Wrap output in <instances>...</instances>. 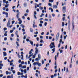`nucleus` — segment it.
<instances>
[{
	"label": "nucleus",
	"mask_w": 78,
	"mask_h": 78,
	"mask_svg": "<svg viewBox=\"0 0 78 78\" xmlns=\"http://www.w3.org/2000/svg\"><path fill=\"white\" fill-rule=\"evenodd\" d=\"M49 47H50V48L52 49L53 48H54L53 49H52V51H53V52H52V53H53L54 52H55V44H54V42H52L51 44L50 45Z\"/></svg>",
	"instance_id": "f257e3e1"
},
{
	"label": "nucleus",
	"mask_w": 78,
	"mask_h": 78,
	"mask_svg": "<svg viewBox=\"0 0 78 78\" xmlns=\"http://www.w3.org/2000/svg\"><path fill=\"white\" fill-rule=\"evenodd\" d=\"M59 32H58L56 37L55 38V41H58V38H59Z\"/></svg>",
	"instance_id": "f03ea898"
},
{
	"label": "nucleus",
	"mask_w": 78,
	"mask_h": 78,
	"mask_svg": "<svg viewBox=\"0 0 78 78\" xmlns=\"http://www.w3.org/2000/svg\"><path fill=\"white\" fill-rule=\"evenodd\" d=\"M66 6H64V7H63L62 10L63 13H65V12H66Z\"/></svg>",
	"instance_id": "7ed1b4c3"
},
{
	"label": "nucleus",
	"mask_w": 78,
	"mask_h": 78,
	"mask_svg": "<svg viewBox=\"0 0 78 78\" xmlns=\"http://www.w3.org/2000/svg\"><path fill=\"white\" fill-rule=\"evenodd\" d=\"M10 22H11V19L9 18V20L8 21V22L7 23V27H9V25H10Z\"/></svg>",
	"instance_id": "20e7f679"
},
{
	"label": "nucleus",
	"mask_w": 78,
	"mask_h": 78,
	"mask_svg": "<svg viewBox=\"0 0 78 78\" xmlns=\"http://www.w3.org/2000/svg\"><path fill=\"white\" fill-rule=\"evenodd\" d=\"M16 12H18V13H17V15H16V17L17 19H18V18H19V14L20 13V12H19V10H17Z\"/></svg>",
	"instance_id": "39448f33"
},
{
	"label": "nucleus",
	"mask_w": 78,
	"mask_h": 78,
	"mask_svg": "<svg viewBox=\"0 0 78 78\" xmlns=\"http://www.w3.org/2000/svg\"><path fill=\"white\" fill-rule=\"evenodd\" d=\"M39 51L38 50V49H37V48L36 47L35 48V55H36L37 53Z\"/></svg>",
	"instance_id": "423d86ee"
},
{
	"label": "nucleus",
	"mask_w": 78,
	"mask_h": 78,
	"mask_svg": "<svg viewBox=\"0 0 78 78\" xmlns=\"http://www.w3.org/2000/svg\"><path fill=\"white\" fill-rule=\"evenodd\" d=\"M37 65L39 66V67H41V63H39L38 62H37Z\"/></svg>",
	"instance_id": "0eeeda50"
},
{
	"label": "nucleus",
	"mask_w": 78,
	"mask_h": 78,
	"mask_svg": "<svg viewBox=\"0 0 78 78\" xmlns=\"http://www.w3.org/2000/svg\"><path fill=\"white\" fill-rule=\"evenodd\" d=\"M6 75H10L11 74V72H8V71H6Z\"/></svg>",
	"instance_id": "6e6552de"
},
{
	"label": "nucleus",
	"mask_w": 78,
	"mask_h": 78,
	"mask_svg": "<svg viewBox=\"0 0 78 78\" xmlns=\"http://www.w3.org/2000/svg\"><path fill=\"white\" fill-rule=\"evenodd\" d=\"M3 53L4 56H6V55H7V54L6 53V52H4Z\"/></svg>",
	"instance_id": "1a4fd4ad"
},
{
	"label": "nucleus",
	"mask_w": 78,
	"mask_h": 78,
	"mask_svg": "<svg viewBox=\"0 0 78 78\" xmlns=\"http://www.w3.org/2000/svg\"><path fill=\"white\" fill-rule=\"evenodd\" d=\"M29 42L32 45H33V42L31 41H29Z\"/></svg>",
	"instance_id": "9d476101"
},
{
	"label": "nucleus",
	"mask_w": 78,
	"mask_h": 78,
	"mask_svg": "<svg viewBox=\"0 0 78 78\" xmlns=\"http://www.w3.org/2000/svg\"><path fill=\"white\" fill-rule=\"evenodd\" d=\"M55 8L56 9L58 8V6H57L56 5H54L53 6V8L54 9Z\"/></svg>",
	"instance_id": "9b49d317"
},
{
	"label": "nucleus",
	"mask_w": 78,
	"mask_h": 78,
	"mask_svg": "<svg viewBox=\"0 0 78 78\" xmlns=\"http://www.w3.org/2000/svg\"><path fill=\"white\" fill-rule=\"evenodd\" d=\"M23 5L24 6V7H27V3H24Z\"/></svg>",
	"instance_id": "f8f14e48"
},
{
	"label": "nucleus",
	"mask_w": 78,
	"mask_h": 78,
	"mask_svg": "<svg viewBox=\"0 0 78 78\" xmlns=\"http://www.w3.org/2000/svg\"><path fill=\"white\" fill-rule=\"evenodd\" d=\"M38 58L39 60H40V59H41V55H40V54H38Z\"/></svg>",
	"instance_id": "ddd939ff"
},
{
	"label": "nucleus",
	"mask_w": 78,
	"mask_h": 78,
	"mask_svg": "<svg viewBox=\"0 0 78 78\" xmlns=\"http://www.w3.org/2000/svg\"><path fill=\"white\" fill-rule=\"evenodd\" d=\"M9 4H6L5 5V8H8V6H9Z\"/></svg>",
	"instance_id": "4468645a"
},
{
	"label": "nucleus",
	"mask_w": 78,
	"mask_h": 78,
	"mask_svg": "<svg viewBox=\"0 0 78 78\" xmlns=\"http://www.w3.org/2000/svg\"><path fill=\"white\" fill-rule=\"evenodd\" d=\"M27 67V66L25 65L23 66V67H22V69H26V68Z\"/></svg>",
	"instance_id": "2eb2a0df"
},
{
	"label": "nucleus",
	"mask_w": 78,
	"mask_h": 78,
	"mask_svg": "<svg viewBox=\"0 0 78 78\" xmlns=\"http://www.w3.org/2000/svg\"><path fill=\"white\" fill-rule=\"evenodd\" d=\"M72 24L73 27V29L74 28V23L73 22V23H72Z\"/></svg>",
	"instance_id": "dca6fc26"
},
{
	"label": "nucleus",
	"mask_w": 78,
	"mask_h": 78,
	"mask_svg": "<svg viewBox=\"0 0 78 78\" xmlns=\"http://www.w3.org/2000/svg\"><path fill=\"white\" fill-rule=\"evenodd\" d=\"M30 32L33 33V29H32V28H30Z\"/></svg>",
	"instance_id": "f3484780"
},
{
	"label": "nucleus",
	"mask_w": 78,
	"mask_h": 78,
	"mask_svg": "<svg viewBox=\"0 0 78 78\" xmlns=\"http://www.w3.org/2000/svg\"><path fill=\"white\" fill-rule=\"evenodd\" d=\"M49 10H50V9H51V12H53V9H52V8H49Z\"/></svg>",
	"instance_id": "a211bd4d"
},
{
	"label": "nucleus",
	"mask_w": 78,
	"mask_h": 78,
	"mask_svg": "<svg viewBox=\"0 0 78 78\" xmlns=\"http://www.w3.org/2000/svg\"><path fill=\"white\" fill-rule=\"evenodd\" d=\"M22 23V21L21 20V21H19V22L18 23L19 24H20V25Z\"/></svg>",
	"instance_id": "6ab92c4d"
},
{
	"label": "nucleus",
	"mask_w": 78,
	"mask_h": 78,
	"mask_svg": "<svg viewBox=\"0 0 78 78\" xmlns=\"http://www.w3.org/2000/svg\"><path fill=\"white\" fill-rule=\"evenodd\" d=\"M53 0H49V2H51V3H53Z\"/></svg>",
	"instance_id": "aec40b11"
},
{
	"label": "nucleus",
	"mask_w": 78,
	"mask_h": 78,
	"mask_svg": "<svg viewBox=\"0 0 78 78\" xmlns=\"http://www.w3.org/2000/svg\"><path fill=\"white\" fill-rule=\"evenodd\" d=\"M33 65L34 66H36V64H37V62H34L33 64Z\"/></svg>",
	"instance_id": "412c9836"
},
{
	"label": "nucleus",
	"mask_w": 78,
	"mask_h": 78,
	"mask_svg": "<svg viewBox=\"0 0 78 78\" xmlns=\"http://www.w3.org/2000/svg\"><path fill=\"white\" fill-rule=\"evenodd\" d=\"M18 42L17 41H16V45L18 47H19V44L18 43Z\"/></svg>",
	"instance_id": "4be33fe9"
},
{
	"label": "nucleus",
	"mask_w": 78,
	"mask_h": 78,
	"mask_svg": "<svg viewBox=\"0 0 78 78\" xmlns=\"http://www.w3.org/2000/svg\"><path fill=\"white\" fill-rule=\"evenodd\" d=\"M44 16V14L42 13L40 16L41 17H42V16Z\"/></svg>",
	"instance_id": "5701e85b"
},
{
	"label": "nucleus",
	"mask_w": 78,
	"mask_h": 78,
	"mask_svg": "<svg viewBox=\"0 0 78 78\" xmlns=\"http://www.w3.org/2000/svg\"><path fill=\"white\" fill-rule=\"evenodd\" d=\"M23 66L22 64H20L19 65V67H21L22 68V67H23Z\"/></svg>",
	"instance_id": "b1692460"
},
{
	"label": "nucleus",
	"mask_w": 78,
	"mask_h": 78,
	"mask_svg": "<svg viewBox=\"0 0 78 78\" xmlns=\"http://www.w3.org/2000/svg\"><path fill=\"white\" fill-rule=\"evenodd\" d=\"M0 66L1 67H3V64L2 63L0 64Z\"/></svg>",
	"instance_id": "393cba45"
},
{
	"label": "nucleus",
	"mask_w": 78,
	"mask_h": 78,
	"mask_svg": "<svg viewBox=\"0 0 78 78\" xmlns=\"http://www.w3.org/2000/svg\"><path fill=\"white\" fill-rule=\"evenodd\" d=\"M36 54H34V55L33 56V59L35 58V56H36Z\"/></svg>",
	"instance_id": "a878e982"
},
{
	"label": "nucleus",
	"mask_w": 78,
	"mask_h": 78,
	"mask_svg": "<svg viewBox=\"0 0 78 78\" xmlns=\"http://www.w3.org/2000/svg\"><path fill=\"white\" fill-rule=\"evenodd\" d=\"M48 5H49V6H51L52 5L51 4V3H49L48 4Z\"/></svg>",
	"instance_id": "bb28decb"
},
{
	"label": "nucleus",
	"mask_w": 78,
	"mask_h": 78,
	"mask_svg": "<svg viewBox=\"0 0 78 78\" xmlns=\"http://www.w3.org/2000/svg\"><path fill=\"white\" fill-rule=\"evenodd\" d=\"M27 36V35H25L23 37V39H26V37Z\"/></svg>",
	"instance_id": "cd10ccee"
},
{
	"label": "nucleus",
	"mask_w": 78,
	"mask_h": 78,
	"mask_svg": "<svg viewBox=\"0 0 78 78\" xmlns=\"http://www.w3.org/2000/svg\"><path fill=\"white\" fill-rule=\"evenodd\" d=\"M47 22H45L44 24V26L46 27L47 26Z\"/></svg>",
	"instance_id": "c85d7f7f"
},
{
	"label": "nucleus",
	"mask_w": 78,
	"mask_h": 78,
	"mask_svg": "<svg viewBox=\"0 0 78 78\" xmlns=\"http://www.w3.org/2000/svg\"><path fill=\"white\" fill-rule=\"evenodd\" d=\"M24 73H27V70L26 69H24Z\"/></svg>",
	"instance_id": "c756f323"
},
{
	"label": "nucleus",
	"mask_w": 78,
	"mask_h": 78,
	"mask_svg": "<svg viewBox=\"0 0 78 78\" xmlns=\"http://www.w3.org/2000/svg\"><path fill=\"white\" fill-rule=\"evenodd\" d=\"M72 64H70L69 65L70 68H72Z\"/></svg>",
	"instance_id": "7c9ffc66"
},
{
	"label": "nucleus",
	"mask_w": 78,
	"mask_h": 78,
	"mask_svg": "<svg viewBox=\"0 0 78 78\" xmlns=\"http://www.w3.org/2000/svg\"><path fill=\"white\" fill-rule=\"evenodd\" d=\"M15 22V21H12V25H13V24H14V23Z\"/></svg>",
	"instance_id": "2f4dec72"
},
{
	"label": "nucleus",
	"mask_w": 78,
	"mask_h": 78,
	"mask_svg": "<svg viewBox=\"0 0 78 78\" xmlns=\"http://www.w3.org/2000/svg\"><path fill=\"white\" fill-rule=\"evenodd\" d=\"M14 31H13V30H11L10 31V32L11 33H12V32H13Z\"/></svg>",
	"instance_id": "473e14b6"
},
{
	"label": "nucleus",
	"mask_w": 78,
	"mask_h": 78,
	"mask_svg": "<svg viewBox=\"0 0 78 78\" xmlns=\"http://www.w3.org/2000/svg\"><path fill=\"white\" fill-rule=\"evenodd\" d=\"M42 64H44V60H42L41 61Z\"/></svg>",
	"instance_id": "72a5a7b5"
},
{
	"label": "nucleus",
	"mask_w": 78,
	"mask_h": 78,
	"mask_svg": "<svg viewBox=\"0 0 78 78\" xmlns=\"http://www.w3.org/2000/svg\"><path fill=\"white\" fill-rule=\"evenodd\" d=\"M30 39H26V41H27V42H28L29 41V42H30Z\"/></svg>",
	"instance_id": "f704fd0d"
},
{
	"label": "nucleus",
	"mask_w": 78,
	"mask_h": 78,
	"mask_svg": "<svg viewBox=\"0 0 78 78\" xmlns=\"http://www.w3.org/2000/svg\"><path fill=\"white\" fill-rule=\"evenodd\" d=\"M18 33V31H16V32H15V34H16V35H17V33Z\"/></svg>",
	"instance_id": "c9c22d12"
},
{
	"label": "nucleus",
	"mask_w": 78,
	"mask_h": 78,
	"mask_svg": "<svg viewBox=\"0 0 78 78\" xmlns=\"http://www.w3.org/2000/svg\"><path fill=\"white\" fill-rule=\"evenodd\" d=\"M12 73H13L14 74V73H15V70H12Z\"/></svg>",
	"instance_id": "e433bc0d"
},
{
	"label": "nucleus",
	"mask_w": 78,
	"mask_h": 78,
	"mask_svg": "<svg viewBox=\"0 0 78 78\" xmlns=\"http://www.w3.org/2000/svg\"><path fill=\"white\" fill-rule=\"evenodd\" d=\"M64 23L63 22H62V27H64Z\"/></svg>",
	"instance_id": "4c0bfd02"
},
{
	"label": "nucleus",
	"mask_w": 78,
	"mask_h": 78,
	"mask_svg": "<svg viewBox=\"0 0 78 78\" xmlns=\"http://www.w3.org/2000/svg\"><path fill=\"white\" fill-rule=\"evenodd\" d=\"M7 30V28L5 27L4 28V31H5V30Z\"/></svg>",
	"instance_id": "58836bf2"
},
{
	"label": "nucleus",
	"mask_w": 78,
	"mask_h": 78,
	"mask_svg": "<svg viewBox=\"0 0 78 78\" xmlns=\"http://www.w3.org/2000/svg\"><path fill=\"white\" fill-rule=\"evenodd\" d=\"M4 41H6L7 40V38L6 37H5L4 38Z\"/></svg>",
	"instance_id": "ea45409f"
},
{
	"label": "nucleus",
	"mask_w": 78,
	"mask_h": 78,
	"mask_svg": "<svg viewBox=\"0 0 78 78\" xmlns=\"http://www.w3.org/2000/svg\"><path fill=\"white\" fill-rule=\"evenodd\" d=\"M20 72H18L17 73V74L18 75H20Z\"/></svg>",
	"instance_id": "a19ab883"
},
{
	"label": "nucleus",
	"mask_w": 78,
	"mask_h": 78,
	"mask_svg": "<svg viewBox=\"0 0 78 78\" xmlns=\"http://www.w3.org/2000/svg\"><path fill=\"white\" fill-rule=\"evenodd\" d=\"M11 36L12 37H14V34H11Z\"/></svg>",
	"instance_id": "79ce46f5"
},
{
	"label": "nucleus",
	"mask_w": 78,
	"mask_h": 78,
	"mask_svg": "<svg viewBox=\"0 0 78 78\" xmlns=\"http://www.w3.org/2000/svg\"><path fill=\"white\" fill-rule=\"evenodd\" d=\"M56 56H57V55H56L55 57V61H56V58H57Z\"/></svg>",
	"instance_id": "37998d69"
},
{
	"label": "nucleus",
	"mask_w": 78,
	"mask_h": 78,
	"mask_svg": "<svg viewBox=\"0 0 78 78\" xmlns=\"http://www.w3.org/2000/svg\"><path fill=\"white\" fill-rule=\"evenodd\" d=\"M54 76H57V74L56 73H55L54 75Z\"/></svg>",
	"instance_id": "c03bdc74"
},
{
	"label": "nucleus",
	"mask_w": 78,
	"mask_h": 78,
	"mask_svg": "<svg viewBox=\"0 0 78 78\" xmlns=\"http://www.w3.org/2000/svg\"><path fill=\"white\" fill-rule=\"evenodd\" d=\"M40 42H41V43H42V42H43V40H41L40 41Z\"/></svg>",
	"instance_id": "a18cd8bd"
},
{
	"label": "nucleus",
	"mask_w": 78,
	"mask_h": 78,
	"mask_svg": "<svg viewBox=\"0 0 78 78\" xmlns=\"http://www.w3.org/2000/svg\"><path fill=\"white\" fill-rule=\"evenodd\" d=\"M3 76V74H1L0 75V77H2Z\"/></svg>",
	"instance_id": "49530a36"
},
{
	"label": "nucleus",
	"mask_w": 78,
	"mask_h": 78,
	"mask_svg": "<svg viewBox=\"0 0 78 78\" xmlns=\"http://www.w3.org/2000/svg\"><path fill=\"white\" fill-rule=\"evenodd\" d=\"M36 61H39V58H37L35 59Z\"/></svg>",
	"instance_id": "de8ad7c7"
},
{
	"label": "nucleus",
	"mask_w": 78,
	"mask_h": 78,
	"mask_svg": "<svg viewBox=\"0 0 78 78\" xmlns=\"http://www.w3.org/2000/svg\"><path fill=\"white\" fill-rule=\"evenodd\" d=\"M63 51H62V50H61L60 51V52L61 53H62V52Z\"/></svg>",
	"instance_id": "09e8293b"
},
{
	"label": "nucleus",
	"mask_w": 78,
	"mask_h": 78,
	"mask_svg": "<svg viewBox=\"0 0 78 78\" xmlns=\"http://www.w3.org/2000/svg\"><path fill=\"white\" fill-rule=\"evenodd\" d=\"M21 64H24V62H23V61H22V62H21Z\"/></svg>",
	"instance_id": "8fccbe9b"
},
{
	"label": "nucleus",
	"mask_w": 78,
	"mask_h": 78,
	"mask_svg": "<svg viewBox=\"0 0 78 78\" xmlns=\"http://www.w3.org/2000/svg\"><path fill=\"white\" fill-rule=\"evenodd\" d=\"M63 33H64V35H66V31L64 32Z\"/></svg>",
	"instance_id": "3c124183"
},
{
	"label": "nucleus",
	"mask_w": 78,
	"mask_h": 78,
	"mask_svg": "<svg viewBox=\"0 0 78 78\" xmlns=\"http://www.w3.org/2000/svg\"><path fill=\"white\" fill-rule=\"evenodd\" d=\"M5 10H6V11H7V12H8V11H9V9H8V8H7Z\"/></svg>",
	"instance_id": "603ef678"
},
{
	"label": "nucleus",
	"mask_w": 78,
	"mask_h": 78,
	"mask_svg": "<svg viewBox=\"0 0 78 78\" xmlns=\"http://www.w3.org/2000/svg\"><path fill=\"white\" fill-rule=\"evenodd\" d=\"M40 47H42V46L43 45V44H40L39 45Z\"/></svg>",
	"instance_id": "864d4df0"
},
{
	"label": "nucleus",
	"mask_w": 78,
	"mask_h": 78,
	"mask_svg": "<svg viewBox=\"0 0 78 78\" xmlns=\"http://www.w3.org/2000/svg\"><path fill=\"white\" fill-rule=\"evenodd\" d=\"M36 46L37 47H38L39 46V44H37L36 45Z\"/></svg>",
	"instance_id": "5fc2aeb1"
},
{
	"label": "nucleus",
	"mask_w": 78,
	"mask_h": 78,
	"mask_svg": "<svg viewBox=\"0 0 78 78\" xmlns=\"http://www.w3.org/2000/svg\"><path fill=\"white\" fill-rule=\"evenodd\" d=\"M7 78H11V76H8Z\"/></svg>",
	"instance_id": "6e6d98bb"
},
{
	"label": "nucleus",
	"mask_w": 78,
	"mask_h": 78,
	"mask_svg": "<svg viewBox=\"0 0 78 78\" xmlns=\"http://www.w3.org/2000/svg\"><path fill=\"white\" fill-rule=\"evenodd\" d=\"M18 62H19V63H20V62H21V60L20 59L19 60Z\"/></svg>",
	"instance_id": "4d7b16f0"
},
{
	"label": "nucleus",
	"mask_w": 78,
	"mask_h": 78,
	"mask_svg": "<svg viewBox=\"0 0 78 78\" xmlns=\"http://www.w3.org/2000/svg\"><path fill=\"white\" fill-rule=\"evenodd\" d=\"M76 65H78V60L76 61Z\"/></svg>",
	"instance_id": "13d9d810"
},
{
	"label": "nucleus",
	"mask_w": 78,
	"mask_h": 78,
	"mask_svg": "<svg viewBox=\"0 0 78 78\" xmlns=\"http://www.w3.org/2000/svg\"><path fill=\"white\" fill-rule=\"evenodd\" d=\"M39 26L40 27H42V25L41 24H40Z\"/></svg>",
	"instance_id": "bf43d9fd"
},
{
	"label": "nucleus",
	"mask_w": 78,
	"mask_h": 78,
	"mask_svg": "<svg viewBox=\"0 0 78 78\" xmlns=\"http://www.w3.org/2000/svg\"><path fill=\"white\" fill-rule=\"evenodd\" d=\"M5 14L6 16H8V12H6Z\"/></svg>",
	"instance_id": "052dcab7"
},
{
	"label": "nucleus",
	"mask_w": 78,
	"mask_h": 78,
	"mask_svg": "<svg viewBox=\"0 0 78 78\" xmlns=\"http://www.w3.org/2000/svg\"><path fill=\"white\" fill-rule=\"evenodd\" d=\"M43 21H40V23H43Z\"/></svg>",
	"instance_id": "680f3d73"
},
{
	"label": "nucleus",
	"mask_w": 78,
	"mask_h": 78,
	"mask_svg": "<svg viewBox=\"0 0 78 78\" xmlns=\"http://www.w3.org/2000/svg\"><path fill=\"white\" fill-rule=\"evenodd\" d=\"M28 15V13H26V14H25V15H24V16H27Z\"/></svg>",
	"instance_id": "e2e57ef3"
},
{
	"label": "nucleus",
	"mask_w": 78,
	"mask_h": 78,
	"mask_svg": "<svg viewBox=\"0 0 78 78\" xmlns=\"http://www.w3.org/2000/svg\"><path fill=\"white\" fill-rule=\"evenodd\" d=\"M5 36H7V34L5 33L4 34Z\"/></svg>",
	"instance_id": "0e129e2a"
},
{
	"label": "nucleus",
	"mask_w": 78,
	"mask_h": 78,
	"mask_svg": "<svg viewBox=\"0 0 78 78\" xmlns=\"http://www.w3.org/2000/svg\"><path fill=\"white\" fill-rule=\"evenodd\" d=\"M27 71L29 70V67H27Z\"/></svg>",
	"instance_id": "69168bd1"
},
{
	"label": "nucleus",
	"mask_w": 78,
	"mask_h": 78,
	"mask_svg": "<svg viewBox=\"0 0 78 78\" xmlns=\"http://www.w3.org/2000/svg\"><path fill=\"white\" fill-rule=\"evenodd\" d=\"M7 59V57H5L4 58V60H6Z\"/></svg>",
	"instance_id": "338daca9"
},
{
	"label": "nucleus",
	"mask_w": 78,
	"mask_h": 78,
	"mask_svg": "<svg viewBox=\"0 0 78 78\" xmlns=\"http://www.w3.org/2000/svg\"><path fill=\"white\" fill-rule=\"evenodd\" d=\"M6 2V0H3V3H5Z\"/></svg>",
	"instance_id": "774afa93"
}]
</instances>
